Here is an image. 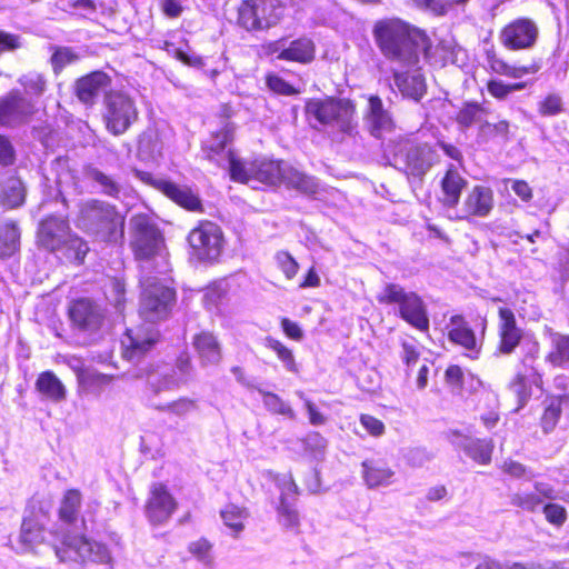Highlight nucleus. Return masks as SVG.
I'll use <instances>...</instances> for the list:
<instances>
[{"label": "nucleus", "instance_id": "f3484780", "mask_svg": "<svg viewBox=\"0 0 569 569\" xmlns=\"http://www.w3.org/2000/svg\"><path fill=\"white\" fill-rule=\"evenodd\" d=\"M393 92H399L403 98L420 101L426 93L427 84L418 64L410 67L391 66Z\"/></svg>", "mask_w": 569, "mask_h": 569}, {"label": "nucleus", "instance_id": "6ab92c4d", "mask_svg": "<svg viewBox=\"0 0 569 569\" xmlns=\"http://www.w3.org/2000/svg\"><path fill=\"white\" fill-rule=\"evenodd\" d=\"M104 309L89 298H80L71 302L69 318L73 328L81 332H96L104 320Z\"/></svg>", "mask_w": 569, "mask_h": 569}, {"label": "nucleus", "instance_id": "a19ab883", "mask_svg": "<svg viewBox=\"0 0 569 569\" xmlns=\"http://www.w3.org/2000/svg\"><path fill=\"white\" fill-rule=\"evenodd\" d=\"M20 248V230L10 221L0 229V259L11 258Z\"/></svg>", "mask_w": 569, "mask_h": 569}, {"label": "nucleus", "instance_id": "72a5a7b5", "mask_svg": "<svg viewBox=\"0 0 569 569\" xmlns=\"http://www.w3.org/2000/svg\"><path fill=\"white\" fill-rule=\"evenodd\" d=\"M36 389L43 398L56 403L67 398L64 385L52 371H43L38 376Z\"/></svg>", "mask_w": 569, "mask_h": 569}, {"label": "nucleus", "instance_id": "6e6d98bb", "mask_svg": "<svg viewBox=\"0 0 569 569\" xmlns=\"http://www.w3.org/2000/svg\"><path fill=\"white\" fill-rule=\"evenodd\" d=\"M547 407L541 417V427L545 433L551 432L561 418V412L558 409L552 396L547 398Z\"/></svg>", "mask_w": 569, "mask_h": 569}, {"label": "nucleus", "instance_id": "0eeeda50", "mask_svg": "<svg viewBox=\"0 0 569 569\" xmlns=\"http://www.w3.org/2000/svg\"><path fill=\"white\" fill-rule=\"evenodd\" d=\"M377 300L382 305H396V315L413 328L420 331H428L429 317L427 306L418 293L407 291L398 283H387L377 296Z\"/></svg>", "mask_w": 569, "mask_h": 569}, {"label": "nucleus", "instance_id": "774afa93", "mask_svg": "<svg viewBox=\"0 0 569 569\" xmlns=\"http://www.w3.org/2000/svg\"><path fill=\"white\" fill-rule=\"evenodd\" d=\"M510 569H566L563 561L547 560L545 562H515Z\"/></svg>", "mask_w": 569, "mask_h": 569}, {"label": "nucleus", "instance_id": "2eb2a0df", "mask_svg": "<svg viewBox=\"0 0 569 569\" xmlns=\"http://www.w3.org/2000/svg\"><path fill=\"white\" fill-rule=\"evenodd\" d=\"M539 38V27L530 18H517L506 24L500 33L499 41L508 50H530Z\"/></svg>", "mask_w": 569, "mask_h": 569}, {"label": "nucleus", "instance_id": "864d4df0", "mask_svg": "<svg viewBox=\"0 0 569 569\" xmlns=\"http://www.w3.org/2000/svg\"><path fill=\"white\" fill-rule=\"evenodd\" d=\"M79 60V56L73 49L68 47H59L51 56V66L56 74L60 73L63 68Z\"/></svg>", "mask_w": 569, "mask_h": 569}, {"label": "nucleus", "instance_id": "39448f33", "mask_svg": "<svg viewBox=\"0 0 569 569\" xmlns=\"http://www.w3.org/2000/svg\"><path fill=\"white\" fill-rule=\"evenodd\" d=\"M37 242L51 252L66 248L68 258L78 263L83 262L89 251L87 242L71 233L68 220L58 216L47 217L39 223Z\"/></svg>", "mask_w": 569, "mask_h": 569}, {"label": "nucleus", "instance_id": "0e129e2a", "mask_svg": "<svg viewBox=\"0 0 569 569\" xmlns=\"http://www.w3.org/2000/svg\"><path fill=\"white\" fill-rule=\"evenodd\" d=\"M124 283L120 279H112L108 289L107 298L120 309L124 302Z\"/></svg>", "mask_w": 569, "mask_h": 569}, {"label": "nucleus", "instance_id": "ea45409f", "mask_svg": "<svg viewBox=\"0 0 569 569\" xmlns=\"http://www.w3.org/2000/svg\"><path fill=\"white\" fill-rule=\"evenodd\" d=\"M231 140V132L229 129L224 128L221 131L217 132L212 136L211 140L208 143V158L212 161H216L220 167H228L227 162L228 153L233 154L230 149H227L228 142Z\"/></svg>", "mask_w": 569, "mask_h": 569}, {"label": "nucleus", "instance_id": "4d7b16f0", "mask_svg": "<svg viewBox=\"0 0 569 569\" xmlns=\"http://www.w3.org/2000/svg\"><path fill=\"white\" fill-rule=\"evenodd\" d=\"M562 111L563 102L558 93H550L538 103V112L542 117H553Z\"/></svg>", "mask_w": 569, "mask_h": 569}, {"label": "nucleus", "instance_id": "c756f323", "mask_svg": "<svg viewBox=\"0 0 569 569\" xmlns=\"http://www.w3.org/2000/svg\"><path fill=\"white\" fill-rule=\"evenodd\" d=\"M500 317V343L499 351L511 353L521 340V331L516 325L513 312L508 308L499 309Z\"/></svg>", "mask_w": 569, "mask_h": 569}, {"label": "nucleus", "instance_id": "e433bc0d", "mask_svg": "<svg viewBox=\"0 0 569 569\" xmlns=\"http://www.w3.org/2000/svg\"><path fill=\"white\" fill-rule=\"evenodd\" d=\"M111 381L112 376L98 372L91 368L78 371L79 390L86 395L100 396Z\"/></svg>", "mask_w": 569, "mask_h": 569}, {"label": "nucleus", "instance_id": "7ed1b4c3", "mask_svg": "<svg viewBox=\"0 0 569 569\" xmlns=\"http://www.w3.org/2000/svg\"><path fill=\"white\" fill-rule=\"evenodd\" d=\"M306 113L333 134L353 137L358 133L355 104L348 99H311Z\"/></svg>", "mask_w": 569, "mask_h": 569}, {"label": "nucleus", "instance_id": "69168bd1", "mask_svg": "<svg viewBox=\"0 0 569 569\" xmlns=\"http://www.w3.org/2000/svg\"><path fill=\"white\" fill-rule=\"evenodd\" d=\"M267 84L269 89L276 93L284 94V96H292L297 93V90L287 81H284L279 76H268L267 77Z\"/></svg>", "mask_w": 569, "mask_h": 569}, {"label": "nucleus", "instance_id": "412c9836", "mask_svg": "<svg viewBox=\"0 0 569 569\" xmlns=\"http://www.w3.org/2000/svg\"><path fill=\"white\" fill-rule=\"evenodd\" d=\"M141 377L146 378L148 389L153 395L177 390L186 383V379L178 377L176 369L169 365L149 366L143 369Z\"/></svg>", "mask_w": 569, "mask_h": 569}, {"label": "nucleus", "instance_id": "bf43d9fd", "mask_svg": "<svg viewBox=\"0 0 569 569\" xmlns=\"http://www.w3.org/2000/svg\"><path fill=\"white\" fill-rule=\"evenodd\" d=\"M189 551L206 567H210L212 565L213 557L211 555V545L206 539H199L191 542Z\"/></svg>", "mask_w": 569, "mask_h": 569}, {"label": "nucleus", "instance_id": "1a4fd4ad", "mask_svg": "<svg viewBox=\"0 0 569 569\" xmlns=\"http://www.w3.org/2000/svg\"><path fill=\"white\" fill-rule=\"evenodd\" d=\"M154 273H140V316L149 321L156 322L168 317L176 292L169 286L162 283Z\"/></svg>", "mask_w": 569, "mask_h": 569}, {"label": "nucleus", "instance_id": "4468645a", "mask_svg": "<svg viewBox=\"0 0 569 569\" xmlns=\"http://www.w3.org/2000/svg\"><path fill=\"white\" fill-rule=\"evenodd\" d=\"M104 118L110 132L124 133L138 118L134 101L126 93L110 92L106 98Z\"/></svg>", "mask_w": 569, "mask_h": 569}, {"label": "nucleus", "instance_id": "49530a36", "mask_svg": "<svg viewBox=\"0 0 569 569\" xmlns=\"http://www.w3.org/2000/svg\"><path fill=\"white\" fill-rule=\"evenodd\" d=\"M510 123L507 120H500L496 123L483 121L478 128L477 139L479 142H488L495 138H502L505 141L509 140Z\"/></svg>", "mask_w": 569, "mask_h": 569}, {"label": "nucleus", "instance_id": "3c124183", "mask_svg": "<svg viewBox=\"0 0 569 569\" xmlns=\"http://www.w3.org/2000/svg\"><path fill=\"white\" fill-rule=\"evenodd\" d=\"M19 83L23 87L24 92L30 96L31 99L33 97H41L47 88L46 78L38 72H29L23 74L19 79Z\"/></svg>", "mask_w": 569, "mask_h": 569}, {"label": "nucleus", "instance_id": "58836bf2", "mask_svg": "<svg viewBox=\"0 0 569 569\" xmlns=\"http://www.w3.org/2000/svg\"><path fill=\"white\" fill-rule=\"evenodd\" d=\"M316 46L310 38L301 37L287 44L282 58L287 61L309 63L315 59Z\"/></svg>", "mask_w": 569, "mask_h": 569}, {"label": "nucleus", "instance_id": "79ce46f5", "mask_svg": "<svg viewBox=\"0 0 569 569\" xmlns=\"http://www.w3.org/2000/svg\"><path fill=\"white\" fill-rule=\"evenodd\" d=\"M551 350L546 356V361L555 367H562L569 362V335L559 332L550 333Z\"/></svg>", "mask_w": 569, "mask_h": 569}, {"label": "nucleus", "instance_id": "c85d7f7f", "mask_svg": "<svg viewBox=\"0 0 569 569\" xmlns=\"http://www.w3.org/2000/svg\"><path fill=\"white\" fill-rule=\"evenodd\" d=\"M192 346L201 366H216L222 358L221 346L217 337L209 331H201L192 339Z\"/></svg>", "mask_w": 569, "mask_h": 569}, {"label": "nucleus", "instance_id": "20e7f679", "mask_svg": "<svg viewBox=\"0 0 569 569\" xmlns=\"http://www.w3.org/2000/svg\"><path fill=\"white\" fill-rule=\"evenodd\" d=\"M78 227L102 241L117 242L123 238L124 217L107 202L89 200L80 207Z\"/></svg>", "mask_w": 569, "mask_h": 569}, {"label": "nucleus", "instance_id": "aec40b11", "mask_svg": "<svg viewBox=\"0 0 569 569\" xmlns=\"http://www.w3.org/2000/svg\"><path fill=\"white\" fill-rule=\"evenodd\" d=\"M136 176L142 181L153 184L168 198L188 210L194 211L201 207V202L198 196L194 194L191 189L186 186L176 184L164 179H152L150 173L143 171H136Z\"/></svg>", "mask_w": 569, "mask_h": 569}, {"label": "nucleus", "instance_id": "a211bd4d", "mask_svg": "<svg viewBox=\"0 0 569 569\" xmlns=\"http://www.w3.org/2000/svg\"><path fill=\"white\" fill-rule=\"evenodd\" d=\"M36 110L33 99L22 96L19 91H11L0 99V126L18 127L26 123Z\"/></svg>", "mask_w": 569, "mask_h": 569}, {"label": "nucleus", "instance_id": "5701e85b", "mask_svg": "<svg viewBox=\"0 0 569 569\" xmlns=\"http://www.w3.org/2000/svg\"><path fill=\"white\" fill-rule=\"evenodd\" d=\"M365 127L375 138H382L393 129V120L388 110L385 109L382 100L378 96L368 99V109L363 117Z\"/></svg>", "mask_w": 569, "mask_h": 569}, {"label": "nucleus", "instance_id": "13d9d810", "mask_svg": "<svg viewBox=\"0 0 569 569\" xmlns=\"http://www.w3.org/2000/svg\"><path fill=\"white\" fill-rule=\"evenodd\" d=\"M277 485L280 489V502L293 503L298 496V486L292 479V476L282 475L277 479Z\"/></svg>", "mask_w": 569, "mask_h": 569}, {"label": "nucleus", "instance_id": "37998d69", "mask_svg": "<svg viewBox=\"0 0 569 569\" xmlns=\"http://www.w3.org/2000/svg\"><path fill=\"white\" fill-rule=\"evenodd\" d=\"M487 116V110L477 102H467L459 110L457 114V122L462 129H468L471 126L483 123Z\"/></svg>", "mask_w": 569, "mask_h": 569}, {"label": "nucleus", "instance_id": "09e8293b", "mask_svg": "<svg viewBox=\"0 0 569 569\" xmlns=\"http://www.w3.org/2000/svg\"><path fill=\"white\" fill-rule=\"evenodd\" d=\"M89 178L98 184L101 192L109 197L118 198L122 191V186L112 177L103 173L99 169H91L88 173Z\"/></svg>", "mask_w": 569, "mask_h": 569}, {"label": "nucleus", "instance_id": "a18cd8bd", "mask_svg": "<svg viewBox=\"0 0 569 569\" xmlns=\"http://www.w3.org/2000/svg\"><path fill=\"white\" fill-rule=\"evenodd\" d=\"M259 395L262 397V402L268 411L274 415H281L289 419H296L293 409L282 400L278 395L266 391L261 388H256Z\"/></svg>", "mask_w": 569, "mask_h": 569}, {"label": "nucleus", "instance_id": "6e6552de", "mask_svg": "<svg viewBox=\"0 0 569 569\" xmlns=\"http://www.w3.org/2000/svg\"><path fill=\"white\" fill-rule=\"evenodd\" d=\"M391 164L408 177L419 180L439 161V154L428 143L401 140L391 150Z\"/></svg>", "mask_w": 569, "mask_h": 569}, {"label": "nucleus", "instance_id": "7c9ffc66", "mask_svg": "<svg viewBox=\"0 0 569 569\" xmlns=\"http://www.w3.org/2000/svg\"><path fill=\"white\" fill-rule=\"evenodd\" d=\"M26 200V187L17 176L0 180V208L11 210L21 207Z\"/></svg>", "mask_w": 569, "mask_h": 569}, {"label": "nucleus", "instance_id": "de8ad7c7", "mask_svg": "<svg viewBox=\"0 0 569 569\" xmlns=\"http://www.w3.org/2000/svg\"><path fill=\"white\" fill-rule=\"evenodd\" d=\"M154 408L161 412H168L183 419L192 412L197 411L198 402L194 399L181 397L171 402L156 406Z\"/></svg>", "mask_w": 569, "mask_h": 569}, {"label": "nucleus", "instance_id": "5fc2aeb1", "mask_svg": "<svg viewBox=\"0 0 569 569\" xmlns=\"http://www.w3.org/2000/svg\"><path fill=\"white\" fill-rule=\"evenodd\" d=\"M139 152L147 157H154L161 151V146L158 139V133L154 130H146L139 137L138 141Z\"/></svg>", "mask_w": 569, "mask_h": 569}, {"label": "nucleus", "instance_id": "473e14b6", "mask_svg": "<svg viewBox=\"0 0 569 569\" xmlns=\"http://www.w3.org/2000/svg\"><path fill=\"white\" fill-rule=\"evenodd\" d=\"M467 180L450 164L445 177L441 180L442 202L448 208H455L460 200V196Z\"/></svg>", "mask_w": 569, "mask_h": 569}, {"label": "nucleus", "instance_id": "680f3d73", "mask_svg": "<svg viewBox=\"0 0 569 569\" xmlns=\"http://www.w3.org/2000/svg\"><path fill=\"white\" fill-rule=\"evenodd\" d=\"M525 83H513V84H507L501 80H490L487 84L488 92L497 98V99H505L509 93L521 90L525 88Z\"/></svg>", "mask_w": 569, "mask_h": 569}, {"label": "nucleus", "instance_id": "f03ea898", "mask_svg": "<svg viewBox=\"0 0 569 569\" xmlns=\"http://www.w3.org/2000/svg\"><path fill=\"white\" fill-rule=\"evenodd\" d=\"M130 246L139 262L140 273L164 274L169 271L164 238L148 214H136L130 220Z\"/></svg>", "mask_w": 569, "mask_h": 569}, {"label": "nucleus", "instance_id": "cd10ccee", "mask_svg": "<svg viewBox=\"0 0 569 569\" xmlns=\"http://www.w3.org/2000/svg\"><path fill=\"white\" fill-rule=\"evenodd\" d=\"M447 328L450 341L470 351V357L476 358L479 352L477 339L465 318L459 315L452 316Z\"/></svg>", "mask_w": 569, "mask_h": 569}, {"label": "nucleus", "instance_id": "9b49d317", "mask_svg": "<svg viewBox=\"0 0 569 569\" xmlns=\"http://www.w3.org/2000/svg\"><path fill=\"white\" fill-rule=\"evenodd\" d=\"M190 253L198 261L214 262L223 252L222 229L212 221H201L188 234Z\"/></svg>", "mask_w": 569, "mask_h": 569}, {"label": "nucleus", "instance_id": "9d476101", "mask_svg": "<svg viewBox=\"0 0 569 569\" xmlns=\"http://www.w3.org/2000/svg\"><path fill=\"white\" fill-rule=\"evenodd\" d=\"M227 162L232 180L241 183L259 182L267 186H276L281 182L283 162L266 158L253 161H242L228 153Z\"/></svg>", "mask_w": 569, "mask_h": 569}, {"label": "nucleus", "instance_id": "423d86ee", "mask_svg": "<svg viewBox=\"0 0 569 569\" xmlns=\"http://www.w3.org/2000/svg\"><path fill=\"white\" fill-rule=\"evenodd\" d=\"M558 498V492L552 485L536 481L532 491H518L510 497V502L527 512H536L541 508L546 520L560 528L567 521L568 513L565 507L551 502Z\"/></svg>", "mask_w": 569, "mask_h": 569}, {"label": "nucleus", "instance_id": "c03bdc74", "mask_svg": "<svg viewBox=\"0 0 569 569\" xmlns=\"http://www.w3.org/2000/svg\"><path fill=\"white\" fill-rule=\"evenodd\" d=\"M220 516L223 523L232 531V535L237 537L244 528L243 522L248 518V512L244 508L230 503L220 511Z\"/></svg>", "mask_w": 569, "mask_h": 569}, {"label": "nucleus", "instance_id": "338daca9", "mask_svg": "<svg viewBox=\"0 0 569 569\" xmlns=\"http://www.w3.org/2000/svg\"><path fill=\"white\" fill-rule=\"evenodd\" d=\"M226 296V290L221 284H213L207 288L203 295V303L208 309L213 307H218V305L222 301Z\"/></svg>", "mask_w": 569, "mask_h": 569}, {"label": "nucleus", "instance_id": "4be33fe9", "mask_svg": "<svg viewBox=\"0 0 569 569\" xmlns=\"http://www.w3.org/2000/svg\"><path fill=\"white\" fill-rule=\"evenodd\" d=\"M177 503L166 486L154 483L150 490V497L146 506V513L150 522L160 525L166 522L173 511Z\"/></svg>", "mask_w": 569, "mask_h": 569}, {"label": "nucleus", "instance_id": "2f4dec72", "mask_svg": "<svg viewBox=\"0 0 569 569\" xmlns=\"http://www.w3.org/2000/svg\"><path fill=\"white\" fill-rule=\"evenodd\" d=\"M362 478L368 488L389 486L395 472L381 459H366L361 463Z\"/></svg>", "mask_w": 569, "mask_h": 569}, {"label": "nucleus", "instance_id": "bb28decb", "mask_svg": "<svg viewBox=\"0 0 569 569\" xmlns=\"http://www.w3.org/2000/svg\"><path fill=\"white\" fill-rule=\"evenodd\" d=\"M493 191L486 186H475L463 200L462 211L466 216L485 218L493 209Z\"/></svg>", "mask_w": 569, "mask_h": 569}, {"label": "nucleus", "instance_id": "ddd939ff", "mask_svg": "<svg viewBox=\"0 0 569 569\" xmlns=\"http://www.w3.org/2000/svg\"><path fill=\"white\" fill-rule=\"evenodd\" d=\"M61 562L92 561L110 563L111 553L106 545L86 539L83 536L64 535L60 545L54 547Z\"/></svg>", "mask_w": 569, "mask_h": 569}, {"label": "nucleus", "instance_id": "603ef678", "mask_svg": "<svg viewBox=\"0 0 569 569\" xmlns=\"http://www.w3.org/2000/svg\"><path fill=\"white\" fill-rule=\"evenodd\" d=\"M266 346L277 353L278 358L282 361L284 368L288 371L295 373L299 371L292 351L282 345L279 340L269 337L266 339Z\"/></svg>", "mask_w": 569, "mask_h": 569}, {"label": "nucleus", "instance_id": "4c0bfd02", "mask_svg": "<svg viewBox=\"0 0 569 569\" xmlns=\"http://www.w3.org/2000/svg\"><path fill=\"white\" fill-rule=\"evenodd\" d=\"M43 540V528L33 516H24L18 537L19 550L26 552Z\"/></svg>", "mask_w": 569, "mask_h": 569}, {"label": "nucleus", "instance_id": "f8f14e48", "mask_svg": "<svg viewBox=\"0 0 569 569\" xmlns=\"http://www.w3.org/2000/svg\"><path fill=\"white\" fill-rule=\"evenodd\" d=\"M284 13L280 0H243L238 9V21L249 31L276 26Z\"/></svg>", "mask_w": 569, "mask_h": 569}, {"label": "nucleus", "instance_id": "8fccbe9b", "mask_svg": "<svg viewBox=\"0 0 569 569\" xmlns=\"http://www.w3.org/2000/svg\"><path fill=\"white\" fill-rule=\"evenodd\" d=\"M81 503V496L78 490H68L61 501L60 518L70 523L77 519Z\"/></svg>", "mask_w": 569, "mask_h": 569}, {"label": "nucleus", "instance_id": "dca6fc26", "mask_svg": "<svg viewBox=\"0 0 569 569\" xmlns=\"http://www.w3.org/2000/svg\"><path fill=\"white\" fill-rule=\"evenodd\" d=\"M539 345L532 343L527 355L522 358L523 371L518 372L510 381L509 388L517 396L519 407H523L531 396V385L541 388L542 377L535 367L538 358Z\"/></svg>", "mask_w": 569, "mask_h": 569}, {"label": "nucleus", "instance_id": "c9c22d12", "mask_svg": "<svg viewBox=\"0 0 569 569\" xmlns=\"http://www.w3.org/2000/svg\"><path fill=\"white\" fill-rule=\"evenodd\" d=\"M487 62L492 72L513 79H519L526 74L536 73L539 70V66L536 63L530 66L509 64L502 58L498 57L495 51L487 52Z\"/></svg>", "mask_w": 569, "mask_h": 569}, {"label": "nucleus", "instance_id": "e2e57ef3", "mask_svg": "<svg viewBox=\"0 0 569 569\" xmlns=\"http://www.w3.org/2000/svg\"><path fill=\"white\" fill-rule=\"evenodd\" d=\"M296 395L303 401L305 408L307 410L309 422L312 426H322L327 422V418L325 415H322L317 406L305 396L303 391H296Z\"/></svg>", "mask_w": 569, "mask_h": 569}, {"label": "nucleus", "instance_id": "f704fd0d", "mask_svg": "<svg viewBox=\"0 0 569 569\" xmlns=\"http://www.w3.org/2000/svg\"><path fill=\"white\" fill-rule=\"evenodd\" d=\"M281 182L286 183L287 187L306 194H315L319 189V183L316 178L308 176L287 163L283 164Z\"/></svg>", "mask_w": 569, "mask_h": 569}, {"label": "nucleus", "instance_id": "b1692460", "mask_svg": "<svg viewBox=\"0 0 569 569\" xmlns=\"http://www.w3.org/2000/svg\"><path fill=\"white\" fill-rule=\"evenodd\" d=\"M449 440L456 448L463 450L476 462L488 465L491 461L492 440L475 439L462 435L458 430L450 431Z\"/></svg>", "mask_w": 569, "mask_h": 569}, {"label": "nucleus", "instance_id": "393cba45", "mask_svg": "<svg viewBox=\"0 0 569 569\" xmlns=\"http://www.w3.org/2000/svg\"><path fill=\"white\" fill-rule=\"evenodd\" d=\"M158 337V331L151 326L127 330L126 338L122 340L124 357L129 360L139 358L154 346Z\"/></svg>", "mask_w": 569, "mask_h": 569}, {"label": "nucleus", "instance_id": "f257e3e1", "mask_svg": "<svg viewBox=\"0 0 569 569\" xmlns=\"http://www.w3.org/2000/svg\"><path fill=\"white\" fill-rule=\"evenodd\" d=\"M372 36L390 66H416L420 56H427L430 48L429 38L423 31L397 18L377 21Z\"/></svg>", "mask_w": 569, "mask_h": 569}, {"label": "nucleus", "instance_id": "a878e982", "mask_svg": "<svg viewBox=\"0 0 569 569\" xmlns=\"http://www.w3.org/2000/svg\"><path fill=\"white\" fill-rule=\"evenodd\" d=\"M109 84L110 78L104 72L94 71L77 80L76 94L81 102L93 104Z\"/></svg>", "mask_w": 569, "mask_h": 569}, {"label": "nucleus", "instance_id": "052dcab7", "mask_svg": "<svg viewBox=\"0 0 569 569\" xmlns=\"http://www.w3.org/2000/svg\"><path fill=\"white\" fill-rule=\"evenodd\" d=\"M279 519L283 527L297 529L299 526V513L291 502H280L278 508Z\"/></svg>", "mask_w": 569, "mask_h": 569}]
</instances>
